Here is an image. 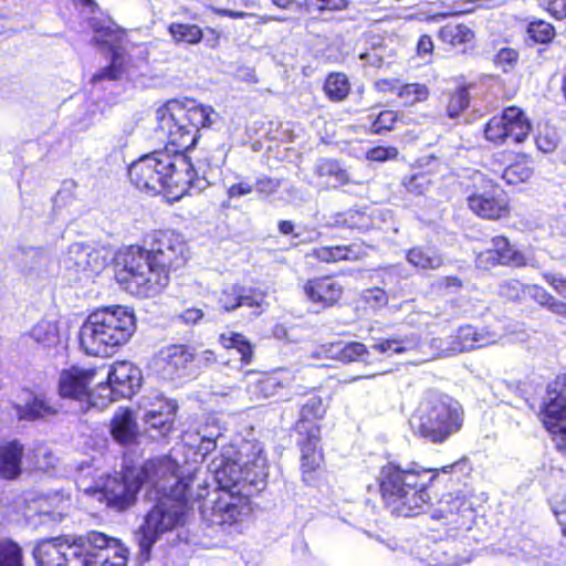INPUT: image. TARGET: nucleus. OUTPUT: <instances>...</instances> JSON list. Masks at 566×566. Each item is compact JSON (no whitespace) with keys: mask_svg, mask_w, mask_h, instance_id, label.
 Here are the masks:
<instances>
[{"mask_svg":"<svg viewBox=\"0 0 566 566\" xmlns=\"http://www.w3.org/2000/svg\"><path fill=\"white\" fill-rule=\"evenodd\" d=\"M367 118L369 122L367 132L371 135H384L396 128L399 113L391 108H382L376 112V107H371Z\"/></svg>","mask_w":566,"mask_h":566,"instance_id":"39","label":"nucleus"},{"mask_svg":"<svg viewBox=\"0 0 566 566\" xmlns=\"http://www.w3.org/2000/svg\"><path fill=\"white\" fill-rule=\"evenodd\" d=\"M438 39L451 48L465 46L475 39V33L471 27L461 22H449L438 30Z\"/></svg>","mask_w":566,"mask_h":566,"instance_id":"34","label":"nucleus"},{"mask_svg":"<svg viewBox=\"0 0 566 566\" xmlns=\"http://www.w3.org/2000/svg\"><path fill=\"white\" fill-rule=\"evenodd\" d=\"M323 92L328 101L340 103L349 96L352 84L345 73L329 72L324 80Z\"/></svg>","mask_w":566,"mask_h":566,"instance_id":"38","label":"nucleus"},{"mask_svg":"<svg viewBox=\"0 0 566 566\" xmlns=\"http://www.w3.org/2000/svg\"><path fill=\"white\" fill-rule=\"evenodd\" d=\"M74 543L61 537L41 539L33 549L36 566H78Z\"/></svg>","mask_w":566,"mask_h":566,"instance_id":"19","label":"nucleus"},{"mask_svg":"<svg viewBox=\"0 0 566 566\" xmlns=\"http://www.w3.org/2000/svg\"><path fill=\"white\" fill-rule=\"evenodd\" d=\"M266 294L258 287H247L240 285V307H261L265 301Z\"/></svg>","mask_w":566,"mask_h":566,"instance_id":"53","label":"nucleus"},{"mask_svg":"<svg viewBox=\"0 0 566 566\" xmlns=\"http://www.w3.org/2000/svg\"><path fill=\"white\" fill-rule=\"evenodd\" d=\"M167 31L177 44L196 45L203 39V29L193 23L171 22L168 24Z\"/></svg>","mask_w":566,"mask_h":566,"instance_id":"42","label":"nucleus"},{"mask_svg":"<svg viewBox=\"0 0 566 566\" xmlns=\"http://www.w3.org/2000/svg\"><path fill=\"white\" fill-rule=\"evenodd\" d=\"M398 149L394 146H375L367 150L366 158L370 161H387L398 157Z\"/></svg>","mask_w":566,"mask_h":566,"instance_id":"56","label":"nucleus"},{"mask_svg":"<svg viewBox=\"0 0 566 566\" xmlns=\"http://www.w3.org/2000/svg\"><path fill=\"white\" fill-rule=\"evenodd\" d=\"M305 301L317 308L326 311L345 303L348 284L337 272L307 277L301 285Z\"/></svg>","mask_w":566,"mask_h":566,"instance_id":"14","label":"nucleus"},{"mask_svg":"<svg viewBox=\"0 0 566 566\" xmlns=\"http://www.w3.org/2000/svg\"><path fill=\"white\" fill-rule=\"evenodd\" d=\"M532 129V122L524 109L510 105L486 120L483 137L494 146H503L507 142L518 145L528 139Z\"/></svg>","mask_w":566,"mask_h":566,"instance_id":"10","label":"nucleus"},{"mask_svg":"<svg viewBox=\"0 0 566 566\" xmlns=\"http://www.w3.org/2000/svg\"><path fill=\"white\" fill-rule=\"evenodd\" d=\"M214 109L192 98L169 99L157 111V129L165 136V151L189 157L187 151L200 139V129L210 127Z\"/></svg>","mask_w":566,"mask_h":566,"instance_id":"5","label":"nucleus"},{"mask_svg":"<svg viewBox=\"0 0 566 566\" xmlns=\"http://www.w3.org/2000/svg\"><path fill=\"white\" fill-rule=\"evenodd\" d=\"M24 444L19 439L0 441V480L15 481L23 473Z\"/></svg>","mask_w":566,"mask_h":566,"instance_id":"25","label":"nucleus"},{"mask_svg":"<svg viewBox=\"0 0 566 566\" xmlns=\"http://www.w3.org/2000/svg\"><path fill=\"white\" fill-rule=\"evenodd\" d=\"M109 434L122 447L134 446L139 440V428L129 407H119L109 421Z\"/></svg>","mask_w":566,"mask_h":566,"instance_id":"24","label":"nucleus"},{"mask_svg":"<svg viewBox=\"0 0 566 566\" xmlns=\"http://www.w3.org/2000/svg\"><path fill=\"white\" fill-rule=\"evenodd\" d=\"M197 367L209 368L218 363V355L212 349H205L200 354H196Z\"/></svg>","mask_w":566,"mask_h":566,"instance_id":"63","label":"nucleus"},{"mask_svg":"<svg viewBox=\"0 0 566 566\" xmlns=\"http://www.w3.org/2000/svg\"><path fill=\"white\" fill-rule=\"evenodd\" d=\"M406 259L409 264L420 270H436L443 264V258L432 247H412L407 251Z\"/></svg>","mask_w":566,"mask_h":566,"instance_id":"37","label":"nucleus"},{"mask_svg":"<svg viewBox=\"0 0 566 566\" xmlns=\"http://www.w3.org/2000/svg\"><path fill=\"white\" fill-rule=\"evenodd\" d=\"M30 394L29 399L23 405L14 407L19 420L34 422L57 416L59 407L52 403L44 394L33 391Z\"/></svg>","mask_w":566,"mask_h":566,"instance_id":"29","label":"nucleus"},{"mask_svg":"<svg viewBox=\"0 0 566 566\" xmlns=\"http://www.w3.org/2000/svg\"><path fill=\"white\" fill-rule=\"evenodd\" d=\"M429 96L430 90L424 83H406L401 81L397 98L402 101L405 105L411 106L427 102Z\"/></svg>","mask_w":566,"mask_h":566,"instance_id":"46","label":"nucleus"},{"mask_svg":"<svg viewBox=\"0 0 566 566\" xmlns=\"http://www.w3.org/2000/svg\"><path fill=\"white\" fill-rule=\"evenodd\" d=\"M545 281L558 293L562 297L566 298V279L554 274L544 275Z\"/></svg>","mask_w":566,"mask_h":566,"instance_id":"64","label":"nucleus"},{"mask_svg":"<svg viewBox=\"0 0 566 566\" xmlns=\"http://www.w3.org/2000/svg\"><path fill=\"white\" fill-rule=\"evenodd\" d=\"M109 53V63L92 75L91 82L93 84L101 83L104 81H119L127 72L129 59L125 50L114 49L113 52Z\"/></svg>","mask_w":566,"mask_h":566,"instance_id":"33","label":"nucleus"},{"mask_svg":"<svg viewBox=\"0 0 566 566\" xmlns=\"http://www.w3.org/2000/svg\"><path fill=\"white\" fill-rule=\"evenodd\" d=\"M401 80L398 77H382L374 83V88L380 94H394L398 96Z\"/></svg>","mask_w":566,"mask_h":566,"instance_id":"57","label":"nucleus"},{"mask_svg":"<svg viewBox=\"0 0 566 566\" xmlns=\"http://www.w3.org/2000/svg\"><path fill=\"white\" fill-rule=\"evenodd\" d=\"M128 178L139 190L163 192L174 200L188 195L199 179L190 157L165 150L151 151L133 161Z\"/></svg>","mask_w":566,"mask_h":566,"instance_id":"4","label":"nucleus"},{"mask_svg":"<svg viewBox=\"0 0 566 566\" xmlns=\"http://www.w3.org/2000/svg\"><path fill=\"white\" fill-rule=\"evenodd\" d=\"M493 65L503 73H511L520 62V51L515 48H501L493 56Z\"/></svg>","mask_w":566,"mask_h":566,"instance_id":"50","label":"nucleus"},{"mask_svg":"<svg viewBox=\"0 0 566 566\" xmlns=\"http://www.w3.org/2000/svg\"><path fill=\"white\" fill-rule=\"evenodd\" d=\"M109 53V63L92 75L91 82L93 84L101 83L104 81H119L127 72L129 59L125 50L114 49L113 52Z\"/></svg>","mask_w":566,"mask_h":566,"instance_id":"32","label":"nucleus"},{"mask_svg":"<svg viewBox=\"0 0 566 566\" xmlns=\"http://www.w3.org/2000/svg\"><path fill=\"white\" fill-rule=\"evenodd\" d=\"M482 337L472 325L460 326L450 337L449 348L457 353L469 352L480 347Z\"/></svg>","mask_w":566,"mask_h":566,"instance_id":"41","label":"nucleus"},{"mask_svg":"<svg viewBox=\"0 0 566 566\" xmlns=\"http://www.w3.org/2000/svg\"><path fill=\"white\" fill-rule=\"evenodd\" d=\"M140 472L128 468L117 474H108L101 486L94 490L98 501L116 512H124L136 502V495L143 485Z\"/></svg>","mask_w":566,"mask_h":566,"instance_id":"13","label":"nucleus"},{"mask_svg":"<svg viewBox=\"0 0 566 566\" xmlns=\"http://www.w3.org/2000/svg\"><path fill=\"white\" fill-rule=\"evenodd\" d=\"M322 436H297L300 450V469L306 484H313L319 478L324 465V452L321 447Z\"/></svg>","mask_w":566,"mask_h":566,"instance_id":"20","label":"nucleus"},{"mask_svg":"<svg viewBox=\"0 0 566 566\" xmlns=\"http://www.w3.org/2000/svg\"><path fill=\"white\" fill-rule=\"evenodd\" d=\"M193 482L195 478L190 475L178 479L169 493L148 511L145 521L161 535L182 526L193 503L203 497L201 494H193Z\"/></svg>","mask_w":566,"mask_h":566,"instance_id":"8","label":"nucleus"},{"mask_svg":"<svg viewBox=\"0 0 566 566\" xmlns=\"http://www.w3.org/2000/svg\"><path fill=\"white\" fill-rule=\"evenodd\" d=\"M315 174L319 178L333 181L335 186H345L349 182L347 170L336 159H321L315 167Z\"/></svg>","mask_w":566,"mask_h":566,"instance_id":"43","label":"nucleus"},{"mask_svg":"<svg viewBox=\"0 0 566 566\" xmlns=\"http://www.w3.org/2000/svg\"><path fill=\"white\" fill-rule=\"evenodd\" d=\"M261 449L251 440L222 447L214 470L217 489L210 507V523L231 527L250 511L251 496L265 486Z\"/></svg>","mask_w":566,"mask_h":566,"instance_id":"2","label":"nucleus"},{"mask_svg":"<svg viewBox=\"0 0 566 566\" xmlns=\"http://www.w3.org/2000/svg\"><path fill=\"white\" fill-rule=\"evenodd\" d=\"M431 517L440 522L446 533H458L471 527L474 511L464 494L447 493L438 501Z\"/></svg>","mask_w":566,"mask_h":566,"instance_id":"16","label":"nucleus"},{"mask_svg":"<svg viewBox=\"0 0 566 566\" xmlns=\"http://www.w3.org/2000/svg\"><path fill=\"white\" fill-rule=\"evenodd\" d=\"M293 379V374L286 369L263 371L252 384V392L259 398L274 397L286 390Z\"/></svg>","mask_w":566,"mask_h":566,"instance_id":"27","label":"nucleus"},{"mask_svg":"<svg viewBox=\"0 0 566 566\" xmlns=\"http://www.w3.org/2000/svg\"><path fill=\"white\" fill-rule=\"evenodd\" d=\"M463 424L462 405L447 395L422 399L409 419L413 437L431 444L446 443L462 430Z\"/></svg>","mask_w":566,"mask_h":566,"instance_id":"7","label":"nucleus"},{"mask_svg":"<svg viewBox=\"0 0 566 566\" xmlns=\"http://www.w3.org/2000/svg\"><path fill=\"white\" fill-rule=\"evenodd\" d=\"M528 263L525 253L515 248L504 234L491 238V248L479 252L475 256V265L483 271H490L496 266L524 268Z\"/></svg>","mask_w":566,"mask_h":566,"instance_id":"17","label":"nucleus"},{"mask_svg":"<svg viewBox=\"0 0 566 566\" xmlns=\"http://www.w3.org/2000/svg\"><path fill=\"white\" fill-rule=\"evenodd\" d=\"M369 248L370 247L364 240H354L350 243L313 248L308 256L323 264L358 262L367 256Z\"/></svg>","mask_w":566,"mask_h":566,"instance_id":"21","label":"nucleus"},{"mask_svg":"<svg viewBox=\"0 0 566 566\" xmlns=\"http://www.w3.org/2000/svg\"><path fill=\"white\" fill-rule=\"evenodd\" d=\"M527 286L528 284L511 279L499 285L497 294L506 302L521 303L526 296Z\"/></svg>","mask_w":566,"mask_h":566,"instance_id":"49","label":"nucleus"},{"mask_svg":"<svg viewBox=\"0 0 566 566\" xmlns=\"http://www.w3.org/2000/svg\"><path fill=\"white\" fill-rule=\"evenodd\" d=\"M546 394L539 410L541 421L557 448L566 449V370L548 384Z\"/></svg>","mask_w":566,"mask_h":566,"instance_id":"12","label":"nucleus"},{"mask_svg":"<svg viewBox=\"0 0 566 566\" xmlns=\"http://www.w3.org/2000/svg\"><path fill=\"white\" fill-rule=\"evenodd\" d=\"M417 342L412 337H388L379 338L374 345L373 349L377 353L392 356L400 355L411 350L416 346Z\"/></svg>","mask_w":566,"mask_h":566,"instance_id":"44","label":"nucleus"},{"mask_svg":"<svg viewBox=\"0 0 566 566\" xmlns=\"http://www.w3.org/2000/svg\"><path fill=\"white\" fill-rule=\"evenodd\" d=\"M143 384V374L138 366L128 360H116L108 369L107 377L96 386L101 405L119 399H130Z\"/></svg>","mask_w":566,"mask_h":566,"instance_id":"11","label":"nucleus"},{"mask_svg":"<svg viewBox=\"0 0 566 566\" xmlns=\"http://www.w3.org/2000/svg\"><path fill=\"white\" fill-rule=\"evenodd\" d=\"M187 250L179 233L153 230L142 244L124 245L116 251L112 260L114 281L133 297L159 296L170 284L171 273L186 265Z\"/></svg>","mask_w":566,"mask_h":566,"instance_id":"1","label":"nucleus"},{"mask_svg":"<svg viewBox=\"0 0 566 566\" xmlns=\"http://www.w3.org/2000/svg\"><path fill=\"white\" fill-rule=\"evenodd\" d=\"M443 96L446 116L450 119H458L470 107L471 94L469 92V87L464 84L446 91Z\"/></svg>","mask_w":566,"mask_h":566,"instance_id":"35","label":"nucleus"},{"mask_svg":"<svg viewBox=\"0 0 566 566\" xmlns=\"http://www.w3.org/2000/svg\"><path fill=\"white\" fill-rule=\"evenodd\" d=\"M526 295L534 298L542 307L547 308L553 301L554 296L548 293L544 287L532 284L527 286Z\"/></svg>","mask_w":566,"mask_h":566,"instance_id":"59","label":"nucleus"},{"mask_svg":"<svg viewBox=\"0 0 566 566\" xmlns=\"http://www.w3.org/2000/svg\"><path fill=\"white\" fill-rule=\"evenodd\" d=\"M470 211L480 219L501 220L510 216L511 205L507 192L494 179L480 175L467 196Z\"/></svg>","mask_w":566,"mask_h":566,"instance_id":"9","label":"nucleus"},{"mask_svg":"<svg viewBox=\"0 0 566 566\" xmlns=\"http://www.w3.org/2000/svg\"><path fill=\"white\" fill-rule=\"evenodd\" d=\"M367 300L377 307L386 306L389 301L387 292L378 286L368 290Z\"/></svg>","mask_w":566,"mask_h":566,"instance_id":"62","label":"nucleus"},{"mask_svg":"<svg viewBox=\"0 0 566 566\" xmlns=\"http://www.w3.org/2000/svg\"><path fill=\"white\" fill-rule=\"evenodd\" d=\"M205 316V313L201 308L198 307H189L184 310L178 318L186 325H196L198 324Z\"/></svg>","mask_w":566,"mask_h":566,"instance_id":"61","label":"nucleus"},{"mask_svg":"<svg viewBox=\"0 0 566 566\" xmlns=\"http://www.w3.org/2000/svg\"><path fill=\"white\" fill-rule=\"evenodd\" d=\"M137 543L139 547V556L144 562L150 559L154 544L159 539L161 534L157 532L147 521L139 526L137 533Z\"/></svg>","mask_w":566,"mask_h":566,"instance_id":"47","label":"nucleus"},{"mask_svg":"<svg viewBox=\"0 0 566 566\" xmlns=\"http://www.w3.org/2000/svg\"><path fill=\"white\" fill-rule=\"evenodd\" d=\"M93 32L92 41L101 48H107L109 52L114 49L124 50L123 42L127 38V30L112 19L92 18L88 21Z\"/></svg>","mask_w":566,"mask_h":566,"instance_id":"26","label":"nucleus"},{"mask_svg":"<svg viewBox=\"0 0 566 566\" xmlns=\"http://www.w3.org/2000/svg\"><path fill=\"white\" fill-rule=\"evenodd\" d=\"M196 359L195 347L189 344L175 343L161 347L154 357L156 370L164 378L175 379L187 374L188 367Z\"/></svg>","mask_w":566,"mask_h":566,"instance_id":"18","label":"nucleus"},{"mask_svg":"<svg viewBox=\"0 0 566 566\" xmlns=\"http://www.w3.org/2000/svg\"><path fill=\"white\" fill-rule=\"evenodd\" d=\"M98 373L97 367H80L72 365L60 371L57 380V394L62 399L86 401L93 405L99 403L98 392L92 388V384Z\"/></svg>","mask_w":566,"mask_h":566,"instance_id":"15","label":"nucleus"},{"mask_svg":"<svg viewBox=\"0 0 566 566\" xmlns=\"http://www.w3.org/2000/svg\"><path fill=\"white\" fill-rule=\"evenodd\" d=\"M219 344L227 350L235 349L240 354V363L249 365L253 359L254 346L250 339L239 332L221 333L218 336Z\"/></svg>","mask_w":566,"mask_h":566,"instance_id":"36","label":"nucleus"},{"mask_svg":"<svg viewBox=\"0 0 566 566\" xmlns=\"http://www.w3.org/2000/svg\"><path fill=\"white\" fill-rule=\"evenodd\" d=\"M434 48L436 45L431 34H420L416 42L415 55L420 60L431 62L434 54Z\"/></svg>","mask_w":566,"mask_h":566,"instance_id":"55","label":"nucleus"},{"mask_svg":"<svg viewBox=\"0 0 566 566\" xmlns=\"http://www.w3.org/2000/svg\"><path fill=\"white\" fill-rule=\"evenodd\" d=\"M375 226L373 214L364 209L349 208L329 216L324 228L334 230H348L350 233L361 234L370 231Z\"/></svg>","mask_w":566,"mask_h":566,"instance_id":"23","label":"nucleus"},{"mask_svg":"<svg viewBox=\"0 0 566 566\" xmlns=\"http://www.w3.org/2000/svg\"><path fill=\"white\" fill-rule=\"evenodd\" d=\"M177 405L168 400H160L144 415L145 423L158 432L159 437L166 438L175 430Z\"/></svg>","mask_w":566,"mask_h":566,"instance_id":"30","label":"nucleus"},{"mask_svg":"<svg viewBox=\"0 0 566 566\" xmlns=\"http://www.w3.org/2000/svg\"><path fill=\"white\" fill-rule=\"evenodd\" d=\"M136 331V317L122 305L98 308L91 313L80 328V346L85 354L107 357L128 343Z\"/></svg>","mask_w":566,"mask_h":566,"instance_id":"6","label":"nucleus"},{"mask_svg":"<svg viewBox=\"0 0 566 566\" xmlns=\"http://www.w3.org/2000/svg\"><path fill=\"white\" fill-rule=\"evenodd\" d=\"M281 187V180L269 176L260 177L255 180V190L260 195L271 196Z\"/></svg>","mask_w":566,"mask_h":566,"instance_id":"58","label":"nucleus"},{"mask_svg":"<svg viewBox=\"0 0 566 566\" xmlns=\"http://www.w3.org/2000/svg\"><path fill=\"white\" fill-rule=\"evenodd\" d=\"M525 34L532 44H551L556 35V28L548 21L541 18H532L526 27Z\"/></svg>","mask_w":566,"mask_h":566,"instance_id":"40","label":"nucleus"},{"mask_svg":"<svg viewBox=\"0 0 566 566\" xmlns=\"http://www.w3.org/2000/svg\"><path fill=\"white\" fill-rule=\"evenodd\" d=\"M545 11L556 20L566 19V0H548Z\"/></svg>","mask_w":566,"mask_h":566,"instance_id":"60","label":"nucleus"},{"mask_svg":"<svg viewBox=\"0 0 566 566\" xmlns=\"http://www.w3.org/2000/svg\"><path fill=\"white\" fill-rule=\"evenodd\" d=\"M311 396L298 408V418L292 429L297 436H321V421L327 412V403L315 392V389L308 391Z\"/></svg>","mask_w":566,"mask_h":566,"instance_id":"22","label":"nucleus"},{"mask_svg":"<svg viewBox=\"0 0 566 566\" xmlns=\"http://www.w3.org/2000/svg\"><path fill=\"white\" fill-rule=\"evenodd\" d=\"M513 155V160L503 168L501 178L507 185L513 186L528 182L535 172L532 155L524 151H517Z\"/></svg>","mask_w":566,"mask_h":566,"instance_id":"31","label":"nucleus"},{"mask_svg":"<svg viewBox=\"0 0 566 566\" xmlns=\"http://www.w3.org/2000/svg\"><path fill=\"white\" fill-rule=\"evenodd\" d=\"M0 566H23V552L10 538L0 539Z\"/></svg>","mask_w":566,"mask_h":566,"instance_id":"48","label":"nucleus"},{"mask_svg":"<svg viewBox=\"0 0 566 566\" xmlns=\"http://www.w3.org/2000/svg\"><path fill=\"white\" fill-rule=\"evenodd\" d=\"M240 284L223 287L218 295V304L224 312H233L240 307Z\"/></svg>","mask_w":566,"mask_h":566,"instance_id":"52","label":"nucleus"},{"mask_svg":"<svg viewBox=\"0 0 566 566\" xmlns=\"http://www.w3.org/2000/svg\"><path fill=\"white\" fill-rule=\"evenodd\" d=\"M467 458L441 468H424L411 462L403 468L400 463L389 461L379 469L377 484L384 506L391 514L411 517L421 514L431 502L429 488L439 473H450Z\"/></svg>","mask_w":566,"mask_h":566,"instance_id":"3","label":"nucleus"},{"mask_svg":"<svg viewBox=\"0 0 566 566\" xmlns=\"http://www.w3.org/2000/svg\"><path fill=\"white\" fill-rule=\"evenodd\" d=\"M31 336L38 343L51 345L59 339V331L54 324L41 321L32 327Z\"/></svg>","mask_w":566,"mask_h":566,"instance_id":"51","label":"nucleus"},{"mask_svg":"<svg viewBox=\"0 0 566 566\" xmlns=\"http://www.w3.org/2000/svg\"><path fill=\"white\" fill-rule=\"evenodd\" d=\"M128 549L120 539L114 537L94 566H126Z\"/></svg>","mask_w":566,"mask_h":566,"instance_id":"45","label":"nucleus"},{"mask_svg":"<svg viewBox=\"0 0 566 566\" xmlns=\"http://www.w3.org/2000/svg\"><path fill=\"white\" fill-rule=\"evenodd\" d=\"M113 538L102 532L90 531L80 542H74L78 566H94V560L99 559Z\"/></svg>","mask_w":566,"mask_h":566,"instance_id":"28","label":"nucleus"},{"mask_svg":"<svg viewBox=\"0 0 566 566\" xmlns=\"http://www.w3.org/2000/svg\"><path fill=\"white\" fill-rule=\"evenodd\" d=\"M366 355H368V348L359 342H349L339 352L340 359L346 363L359 360Z\"/></svg>","mask_w":566,"mask_h":566,"instance_id":"54","label":"nucleus"}]
</instances>
